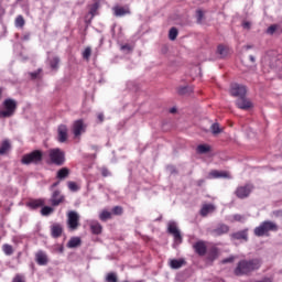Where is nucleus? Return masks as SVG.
Masks as SVG:
<instances>
[{
  "instance_id": "f03ea898",
  "label": "nucleus",
  "mask_w": 282,
  "mask_h": 282,
  "mask_svg": "<svg viewBox=\"0 0 282 282\" xmlns=\"http://www.w3.org/2000/svg\"><path fill=\"white\" fill-rule=\"evenodd\" d=\"M279 225L272 220H264L258 227L253 229L256 237H270V232H276Z\"/></svg>"
},
{
  "instance_id": "412c9836",
  "label": "nucleus",
  "mask_w": 282,
  "mask_h": 282,
  "mask_svg": "<svg viewBox=\"0 0 282 282\" xmlns=\"http://www.w3.org/2000/svg\"><path fill=\"white\" fill-rule=\"evenodd\" d=\"M48 65L52 72H58V65H61V57L54 56L50 59Z\"/></svg>"
},
{
  "instance_id": "603ef678",
  "label": "nucleus",
  "mask_w": 282,
  "mask_h": 282,
  "mask_svg": "<svg viewBox=\"0 0 282 282\" xmlns=\"http://www.w3.org/2000/svg\"><path fill=\"white\" fill-rule=\"evenodd\" d=\"M97 120H98L99 124H101V122H105V115L102 112L98 113Z\"/></svg>"
},
{
  "instance_id": "2eb2a0df",
  "label": "nucleus",
  "mask_w": 282,
  "mask_h": 282,
  "mask_svg": "<svg viewBox=\"0 0 282 282\" xmlns=\"http://www.w3.org/2000/svg\"><path fill=\"white\" fill-rule=\"evenodd\" d=\"M35 261H36L37 265H47V263H50L47 253H45V251H43V250H40L35 253Z\"/></svg>"
},
{
  "instance_id": "473e14b6",
  "label": "nucleus",
  "mask_w": 282,
  "mask_h": 282,
  "mask_svg": "<svg viewBox=\"0 0 282 282\" xmlns=\"http://www.w3.org/2000/svg\"><path fill=\"white\" fill-rule=\"evenodd\" d=\"M100 8V2H95L90 6V10H89V14L91 17H95L96 14H98V9Z\"/></svg>"
},
{
  "instance_id": "423d86ee",
  "label": "nucleus",
  "mask_w": 282,
  "mask_h": 282,
  "mask_svg": "<svg viewBox=\"0 0 282 282\" xmlns=\"http://www.w3.org/2000/svg\"><path fill=\"white\" fill-rule=\"evenodd\" d=\"M67 228L70 232H74L80 228V215H78L75 210H70L67 214Z\"/></svg>"
},
{
  "instance_id": "a18cd8bd",
  "label": "nucleus",
  "mask_w": 282,
  "mask_h": 282,
  "mask_svg": "<svg viewBox=\"0 0 282 282\" xmlns=\"http://www.w3.org/2000/svg\"><path fill=\"white\" fill-rule=\"evenodd\" d=\"M166 170L169 171V173H171V175H177L180 173V171H177V167H175V165H167Z\"/></svg>"
},
{
  "instance_id": "f8f14e48",
  "label": "nucleus",
  "mask_w": 282,
  "mask_h": 282,
  "mask_svg": "<svg viewBox=\"0 0 282 282\" xmlns=\"http://www.w3.org/2000/svg\"><path fill=\"white\" fill-rule=\"evenodd\" d=\"M236 106L238 107V109H242L245 111H248V109H252V101L248 100V98H246V95L242 97H239L236 100Z\"/></svg>"
},
{
  "instance_id": "680f3d73",
  "label": "nucleus",
  "mask_w": 282,
  "mask_h": 282,
  "mask_svg": "<svg viewBox=\"0 0 282 282\" xmlns=\"http://www.w3.org/2000/svg\"><path fill=\"white\" fill-rule=\"evenodd\" d=\"M276 61V65H275V67H282V62L281 61H279V59H275Z\"/></svg>"
},
{
  "instance_id": "09e8293b",
  "label": "nucleus",
  "mask_w": 282,
  "mask_h": 282,
  "mask_svg": "<svg viewBox=\"0 0 282 282\" xmlns=\"http://www.w3.org/2000/svg\"><path fill=\"white\" fill-rule=\"evenodd\" d=\"M101 175H102V177H109V175H111V172H109V170L107 167H102Z\"/></svg>"
},
{
  "instance_id": "ea45409f",
  "label": "nucleus",
  "mask_w": 282,
  "mask_h": 282,
  "mask_svg": "<svg viewBox=\"0 0 282 282\" xmlns=\"http://www.w3.org/2000/svg\"><path fill=\"white\" fill-rule=\"evenodd\" d=\"M67 186L69 191H72L73 193H76L79 189L78 184H76V182H73V181H69L67 183Z\"/></svg>"
},
{
  "instance_id": "79ce46f5",
  "label": "nucleus",
  "mask_w": 282,
  "mask_h": 282,
  "mask_svg": "<svg viewBox=\"0 0 282 282\" xmlns=\"http://www.w3.org/2000/svg\"><path fill=\"white\" fill-rule=\"evenodd\" d=\"M90 57H91V47L88 46L83 52V58H85V61H89Z\"/></svg>"
},
{
  "instance_id": "338daca9",
  "label": "nucleus",
  "mask_w": 282,
  "mask_h": 282,
  "mask_svg": "<svg viewBox=\"0 0 282 282\" xmlns=\"http://www.w3.org/2000/svg\"><path fill=\"white\" fill-rule=\"evenodd\" d=\"M59 252H63V247H61Z\"/></svg>"
},
{
  "instance_id": "20e7f679",
  "label": "nucleus",
  "mask_w": 282,
  "mask_h": 282,
  "mask_svg": "<svg viewBox=\"0 0 282 282\" xmlns=\"http://www.w3.org/2000/svg\"><path fill=\"white\" fill-rule=\"evenodd\" d=\"M43 162V151L34 150L30 153H26L21 159V164L30 166V164H41Z\"/></svg>"
},
{
  "instance_id": "f3484780",
  "label": "nucleus",
  "mask_w": 282,
  "mask_h": 282,
  "mask_svg": "<svg viewBox=\"0 0 282 282\" xmlns=\"http://www.w3.org/2000/svg\"><path fill=\"white\" fill-rule=\"evenodd\" d=\"M193 248L198 257H204L208 250L204 241L195 242Z\"/></svg>"
},
{
  "instance_id": "8fccbe9b",
  "label": "nucleus",
  "mask_w": 282,
  "mask_h": 282,
  "mask_svg": "<svg viewBox=\"0 0 282 282\" xmlns=\"http://www.w3.org/2000/svg\"><path fill=\"white\" fill-rule=\"evenodd\" d=\"M235 262V256H231L229 258H225L221 263L226 264V263H232Z\"/></svg>"
},
{
  "instance_id": "6e6d98bb",
  "label": "nucleus",
  "mask_w": 282,
  "mask_h": 282,
  "mask_svg": "<svg viewBox=\"0 0 282 282\" xmlns=\"http://www.w3.org/2000/svg\"><path fill=\"white\" fill-rule=\"evenodd\" d=\"M61 184V180L53 183L51 186H50V191H54L56 188V186H58Z\"/></svg>"
},
{
  "instance_id": "f257e3e1",
  "label": "nucleus",
  "mask_w": 282,
  "mask_h": 282,
  "mask_svg": "<svg viewBox=\"0 0 282 282\" xmlns=\"http://www.w3.org/2000/svg\"><path fill=\"white\" fill-rule=\"evenodd\" d=\"M263 262L260 258L241 259L234 269L235 276H252L254 272L261 270Z\"/></svg>"
},
{
  "instance_id": "4d7b16f0",
  "label": "nucleus",
  "mask_w": 282,
  "mask_h": 282,
  "mask_svg": "<svg viewBox=\"0 0 282 282\" xmlns=\"http://www.w3.org/2000/svg\"><path fill=\"white\" fill-rule=\"evenodd\" d=\"M196 184H197V186L202 187V186H204V184H206V180L200 178V180H198V181L196 182Z\"/></svg>"
},
{
  "instance_id": "58836bf2",
  "label": "nucleus",
  "mask_w": 282,
  "mask_h": 282,
  "mask_svg": "<svg viewBox=\"0 0 282 282\" xmlns=\"http://www.w3.org/2000/svg\"><path fill=\"white\" fill-rule=\"evenodd\" d=\"M25 25V19H23V15H18L15 19V28H23Z\"/></svg>"
},
{
  "instance_id": "4468645a",
  "label": "nucleus",
  "mask_w": 282,
  "mask_h": 282,
  "mask_svg": "<svg viewBox=\"0 0 282 282\" xmlns=\"http://www.w3.org/2000/svg\"><path fill=\"white\" fill-rule=\"evenodd\" d=\"M230 232V226L226 224H219L215 229L212 230L214 237H221V235H228Z\"/></svg>"
},
{
  "instance_id": "6e6552de",
  "label": "nucleus",
  "mask_w": 282,
  "mask_h": 282,
  "mask_svg": "<svg viewBox=\"0 0 282 282\" xmlns=\"http://www.w3.org/2000/svg\"><path fill=\"white\" fill-rule=\"evenodd\" d=\"M167 232L174 237V243H182V241H184L182 238V231H180V228H177V223L170 221L167 224Z\"/></svg>"
},
{
  "instance_id": "a19ab883",
  "label": "nucleus",
  "mask_w": 282,
  "mask_h": 282,
  "mask_svg": "<svg viewBox=\"0 0 282 282\" xmlns=\"http://www.w3.org/2000/svg\"><path fill=\"white\" fill-rule=\"evenodd\" d=\"M210 129H212V133H214V135L221 133V128H219V123H213Z\"/></svg>"
},
{
  "instance_id": "5fc2aeb1",
  "label": "nucleus",
  "mask_w": 282,
  "mask_h": 282,
  "mask_svg": "<svg viewBox=\"0 0 282 282\" xmlns=\"http://www.w3.org/2000/svg\"><path fill=\"white\" fill-rule=\"evenodd\" d=\"M242 28H243L245 30H250V28H251L250 22H248V21L242 22Z\"/></svg>"
},
{
  "instance_id": "cd10ccee",
  "label": "nucleus",
  "mask_w": 282,
  "mask_h": 282,
  "mask_svg": "<svg viewBox=\"0 0 282 282\" xmlns=\"http://www.w3.org/2000/svg\"><path fill=\"white\" fill-rule=\"evenodd\" d=\"M213 210H215V206H213L210 204L204 205L200 209V216L208 217V214L213 213Z\"/></svg>"
},
{
  "instance_id": "1a4fd4ad",
  "label": "nucleus",
  "mask_w": 282,
  "mask_h": 282,
  "mask_svg": "<svg viewBox=\"0 0 282 282\" xmlns=\"http://www.w3.org/2000/svg\"><path fill=\"white\" fill-rule=\"evenodd\" d=\"M254 186L252 184H246L245 186L237 187L235 195L238 199H246L250 197V193H252Z\"/></svg>"
},
{
  "instance_id": "052dcab7",
  "label": "nucleus",
  "mask_w": 282,
  "mask_h": 282,
  "mask_svg": "<svg viewBox=\"0 0 282 282\" xmlns=\"http://www.w3.org/2000/svg\"><path fill=\"white\" fill-rule=\"evenodd\" d=\"M170 113H177V108H175V107L171 108Z\"/></svg>"
},
{
  "instance_id": "a878e982",
  "label": "nucleus",
  "mask_w": 282,
  "mask_h": 282,
  "mask_svg": "<svg viewBox=\"0 0 282 282\" xmlns=\"http://www.w3.org/2000/svg\"><path fill=\"white\" fill-rule=\"evenodd\" d=\"M10 149H12V144H10V141L9 140L2 141V144L0 147V155H6V153H8Z\"/></svg>"
},
{
  "instance_id": "bf43d9fd",
  "label": "nucleus",
  "mask_w": 282,
  "mask_h": 282,
  "mask_svg": "<svg viewBox=\"0 0 282 282\" xmlns=\"http://www.w3.org/2000/svg\"><path fill=\"white\" fill-rule=\"evenodd\" d=\"M23 41H30V33L24 34Z\"/></svg>"
},
{
  "instance_id": "e2e57ef3",
  "label": "nucleus",
  "mask_w": 282,
  "mask_h": 282,
  "mask_svg": "<svg viewBox=\"0 0 282 282\" xmlns=\"http://www.w3.org/2000/svg\"><path fill=\"white\" fill-rule=\"evenodd\" d=\"M249 61H251L252 63H254V62H256L254 55H250V56H249Z\"/></svg>"
},
{
  "instance_id": "37998d69",
  "label": "nucleus",
  "mask_w": 282,
  "mask_h": 282,
  "mask_svg": "<svg viewBox=\"0 0 282 282\" xmlns=\"http://www.w3.org/2000/svg\"><path fill=\"white\" fill-rule=\"evenodd\" d=\"M196 21L197 23H202V21H204V11H202V9L196 11Z\"/></svg>"
},
{
  "instance_id": "c85d7f7f",
  "label": "nucleus",
  "mask_w": 282,
  "mask_h": 282,
  "mask_svg": "<svg viewBox=\"0 0 282 282\" xmlns=\"http://www.w3.org/2000/svg\"><path fill=\"white\" fill-rule=\"evenodd\" d=\"M217 54L220 55V58H226V56H228V47L224 44H219L217 46Z\"/></svg>"
},
{
  "instance_id": "864d4df0",
  "label": "nucleus",
  "mask_w": 282,
  "mask_h": 282,
  "mask_svg": "<svg viewBox=\"0 0 282 282\" xmlns=\"http://www.w3.org/2000/svg\"><path fill=\"white\" fill-rule=\"evenodd\" d=\"M121 50L127 51V52H131V50H133V48L131 47V45L124 44V45L121 46Z\"/></svg>"
},
{
  "instance_id": "69168bd1",
  "label": "nucleus",
  "mask_w": 282,
  "mask_h": 282,
  "mask_svg": "<svg viewBox=\"0 0 282 282\" xmlns=\"http://www.w3.org/2000/svg\"><path fill=\"white\" fill-rule=\"evenodd\" d=\"M156 221H162V216H160L159 218H156Z\"/></svg>"
},
{
  "instance_id": "13d9d810",
  "label": "nucleus",
  "mask_w": 282,
  "mask_h": 282,
  "mask_svg": "<svg viewBox=\"0 0 282 282\" xmlns=\"http://www.w3.org/2000/svg\"><path fill=\"white\" fill-rule=\"evenodd\" d=\"M274 217H282V209H278L273 212Z\"/></svg>"
},
{
  "instance_id": "bb28decb",
  "label": "nucleus",
  "mask_w": 282,
  "mask_h": 282,
  "mask_svg": "<svg viewBox=\"0 0 282 282\" xmlns=\"http://www.w3.org/2000/svg\"><path fill=\"white\" fill-rule=\"evenodd\" d=\"M178 96H187V94H193V87L191 86H180L177 88Z\"/></svg>"
},
{
  "instance_id": "6ab92c4d",
  "label": "nucleus",
  "mask_w": 282,
  "mask_h": 282,
  "mask_svg": "<svg viewBox=\"0 0 282 282\" xmlns=\"http://www.w3.org/2000/svg\"><path fill=\"white\" fill-rule=\"evenodd\" d=\"M169 265L172 270H180V268H183V265H186V260H184V258L171 259Z\"/></svg>"
},
{
  "instance_id": "f704fd0d",
  "label": "nucleus",
  "mask_w": 282,
  "mask_h": 282,
  "mask_svg": "<svg viewBox=\"0 0 282 282\" xmlns=\"http://www.w3.org/2000/svg\"><path fill=\"white\" fill-rule=\"evenodd\" d=\"M99 219L101 221H107V219H111V212L102 210L101 214L99 215Z\"/></svg>"
},
{
  "instance_id": "c756f323",
  "label": "nucleus",
  "mask_w": 282,
  "mask_h": 282,
  "mask_svg": "<svg viewBox=\"0 0 282 282\" xmlns=\"http://www.w3.org/2000/svg\"><path fill=\"white\" fill-rule=\"evenodd\" d=\"M196 151L200 155H204L206 153H210V145H208V144H199V145H197Z\"/></svg>"
},
{
  "instance_id": "4be33fe9",
  "label": "nucleus",
  "mask_w": 282,
  "mask_h": 282,
  "mask_svg": "<svg viewBox=\"0 0 282 282\" xmlns=\"http://www.w3.org/2000/svg\"><path fill=\"white\" fill-rule=\"evenodd\" d=\"M90 230L93 235H102V225L98 221L91 223Z\"/></svg>"
},
{
  "instance_id": "2f4dec72",
  "label": "nucleus",
  "mask_w": 282,
  "mask_h": 282,
  "mask_svg": "<svg viewBox=\"0 0 282 282\" xmlns=\"http://www.w3.org/2000/svg\"><path fill=\"white\" fill-rule=\"evenodd\" d=\"M52 213H54V207H51V206H44L41 209V215H43V217H47L52 215Z\"/></svg>"
},
{
  "instance_id": "393cba45",
  "label": "nucleus",
  "mask_w": 282,
  "mask_h": 282,
  "mask_svg": "<svg viewBox=\"0 0 282 282\" xmlns=\"http://www.w3.org/2000/svg\"><path fill=\"white\" fill-rule=\"evenodd\" d=\"M28 206L32 208V210H36V208H42V206H45V202H43V199H35L29 202Z\"/></svg>"
},
{
  "instance_id": "aec40b11",
  "label": "nucleus",
  "mask_w": 282,
  "mask_h": 282,
  "mask_svg": "<svg viewBox=\"0 0 282 282\" xmlns=\"http://www.w3.org/2000/svg\"><path fill=\"white\" fill-rule=\"evenodd\" d=\"M220 177H224L226 180L230 177V174L228 172L217 170H213L212 172H209V180H219Z\"/></svg>"
},
{
  "instance_id": "39448f33",
  "label": "nucleus",
  "mask_w": 282,
  "mask_h": 282,
  "mask_svg": "<svg viewBox=\"0 0 282 282\" xmlns=\"http://www.w3.org/2000/svg\"><path fill=\"white\" fill-rule=\"evenodd\" d=\"M48 158L55 166H63L65 164V152L59 148L51 149L48 151Z\"/></svg>"
},
{
  "instance_id": "de8ad7c7",
  "label": "nucleus",
  "mask_w": 282,
  "mask_h": 282,
  "mask_svg": "<svg viewBox=\"0 0 282 282\" xmlns=\"http://www.w3.org/2000/svg\"><path fill=\"white\" fill-rule=\"evenodd\" d=\"M274 32H276V24L270 25L267 30V33L271 35L274 34Z\"/></svg>"
},
{
  "instance_id": "a211bd4d",
  "label": "nucleus",
  "mask_w": 282,
  "mask_h": 282,
  "mask_svg": "<svg viewBox=\"0 0 282 282\" xmlns=\"http://www.w3.org/2000/svg\"><path fill=\"white\" fill-rule=\"evenodd\" d=\"M57 140L58 142H67V126L65 124H59L57 128Z\"/></svg>"
},
{
  "instance_id": "3c124183",
  "label": "nucleus",
  "mask_w": 282,
  "mask_h": 282,
  "mask_svg": "<svg viewBox=\"0 0 282 282\" xmlns=\"http://www.w3.org/2000/svg\"><path fill=\"white\" fill-rule=\"evenodd\" d=\"M41 72H42V69L40 68V69H37V70L31 73V78H33V79L39 78V74H41Z\"/></svg>"
},
{
  "instance_id": "49530a36",
  "label": "nucleus",
  "mask_w": 282,
  "mask_h": 282,
  "mask_svg": "<svg viewBox=\"0 0 282 282\" xmlns=\"http://www.w3.org/2000/svg\"><path fill=\"white\" fill-rule=\"evenodd\" d=\"M234 219L235 221H240V223L246 221V217H243L241 214L234 215Z\"/></svg>"
},
{
  "instance_id": "7c9ffc66",
  "label": "nucleus",
  "mask_w": 282,
  "mask_h": 282,
  "mask_svg": "<svg viewBox=\"0 0 282 282\" xmlns=\"http://www.w3.org/2000/svg\"><path fill=\"white\" fill-rule=\"evenodd\" d=\"M2 251L7 257H12V254H14V248L12 247V245L4 243L2 246Z\"/></svg>"
},
{
  "instance_id": "c03bdc74",
  "label": "nucleus",
  "mask_w": 282,
  "mask_h": 282,
  "mask_svg": "<svg viewBox=\"0 0 282 282\" xmlns=\"http://www.w3.org/2000/svg\"><path fill=\"white\" fill-rule=\"evenodd\" d=\"M122 213H124V209L122 208V206H115L112 208V214L113 215L120 216V215H122Z\"/></svg>"
},
{
  "instance_id": "0e129e2a",
  "label": "nucleus",
  "mask_w": 282,
  "mask_h": 282,
  "mask_svg": "<svg viewBox=\"0 0 282 282\" xmlns=\"http://www.w3.org/2000/svg\"><path fill=\"white\" fill-rule=\"evenodd\" d=\"M245 50H252V45H246Z\"/></svg>"
},
{
  "instance_id": "9d476101",
  "label": "nucleus",
  "mask_w": 282,
  "mask_h": 282,
  "mask_svg": "<svg viewBox=\"0 0 282 282\" xmlns=\"http://www.w3.org/2000/svg\"><path fill=\"white\" fill-rule=\"evenodd\" d=\"M247 91L248 90H247L246 86H243L241 84H231L230 94L235 98H241V97L246 96Z\"/></svg>"
},
{
  "instance_id": "4c0bfd02",
  "label": "nucleus",
  "mask_w": 282,
  "mask_h": 282,
  "mask_svg": "<svg viewBox=\"0 0 282 282\" xmlns=\"http://www.w3.org/2000/svg\"><path fill=\"white\" fill-rule=\"evenodd\" d=\"M124 14H127V11L124 8L122 7H116L115 8V15L116 17H124Z\"/></svg>"
},
{
  "instance_id": "ddd939ff",
  "label": "nucleus",
  "mask_w": 282,
  "mask_h": 282,
  "mask_svg": "<svg viewBox=\"0 0 282 282\" xmlns=\"http://www.w3.org/2000/svg\"><path fill=\"white\" fill-rule=\"evenodd\" d=\"M73 133H74L75 138H78V137L83 135V133H85V122L83 121V119H78L74 122Z\"/></svg>"
},
{
  "instance_id": "c9c22d12",
  "label": "nucleus",
  "mask_w": 282,
  "mask_h": 282,
  "mask_svg": "<svg viewBox=\"0 0 282 282\" xmlns=\"http://www.w3.org/2000/svg\"><path fill=\"white\" fill-rule=\"evenodd\" d=\"M106 281L107 282H118V274H116L115 272H109L106 275Z\"/></svg>"
},
{
  "instance_id": "9b49d317",
  "label": "nucleus",
  "mask_w": 282,
  "mask_h": 282,
  "mask_svg": "<svg viewBox=\"0 0 282 282\" xmlns=\"http://www.w3.org/2000/svg\"><path fill=\"white\" fill-rule=\"evenodd\" d=\"M51 206H61L65 202V196L61 195V189H54L51 196Z\"/></svg>"
},
{
  "instance_id": "dca6fc26",
  "label": "nucleus",
  "mask_w": 282,
  "mask_h": 282,
  "mask_svg": "<svg viewBox=\"0 0 282 282\" xmlns=\"http://www.w3.org/2000/svg\"><path fill=\"white\" fill-rule=\"evenodd\" d=\"M63 235V225L55 223L51 226V237L58 239Z\"/></svg>"
},
{
  "instance_id": "b1692460",
  "label": "nucleus",
  "mask_w": 282,
  "mask_h": 282,
  "mask_svg": "<svg viewBox=\"0 0 282 282\" xmlns=\"http://www.w3.org/2000/svg\"><path fill=\"white\" fill-rule=\"evenodd\" d=\"M82 243L80 237H72L67 242V248H78Z\"/></svg>"
},
{
  "instance_id": "7ed1b4c3",
  "label": "nucleus",
  "mask_w": 282,
  "mask_h": 282,
  "mask_svg": "<svg viewBox=\"0 0 282 282\" xmlns=\"http://www.w3.org/2000/svg\"><path fill=\"white\" fill-rule=\"evenodd\" d=\"M3 110H0V118H12L17 113L19 102L12 98H7L2 102Z\"/></svg>"
},
{
  "instance_id": "0eeeda50",
  "label": "nucleus",
  "mask_w": 282,
  "mask_h": 282,
  "mask_svg": "<svg viewBox=\"0 0 282 282\" xmlns=\"http://www.w3.org/2000/svg\"><path fill=\"white\" fill-rule=\"evenodd\" d=\"M249 232H250L249 228L235 231L229 235L230 241L232 242L239 241V243H248V241H250Z\"/></svg>"
},
{
  "instance_id": "774afa93",
  "label": "nucleus",
  "mask_w": 282,
  "mask_h": 282,
  "mask_svg": "<svg viewBox=\"0 0 282 282\" xmlns=\"http://www.w3.org/2000/svg\"><path fill=\"white\" fill-rule=\"evenodd\" d=\"M21 257V252L18 253V258Z\"/></svg>"
},
{
  "instance_id": "e433bc0d",
  "label": "nucleus",
  "mask_w": 282,
  "mask_h": 282,
  "mask_svg": "<svg viewBox=\"0 0 282 282\" xmlns=\"http://www.w3.org/2000/svg\"><path fill=\"white\" fill-rule=\"evenodd\" d=\"M218 257V252L217 249H213L212 251H209V253L207 254V260H209L210 262L215 261V259H217Z\"/></svg>"
},
{
  "instance_id": "72a5a7b5",
  "label": "nucleus",
  "mask_w": 282,
  "mask_h": 282,
  "mask_svg": "<svg viewBox=\"0 0 282 282\" xmlns=\"http://www.w3.org/2000/svg\"><path fill=\"white\" fill-rule=\"evenodd\" d=\"M177 34H180V32L177 31V28L175 26L171 28L169 32L170 41H175V39H177Z\"/></svg>"
},
{
  "instance_id": "5701e85b",
  "label": "nucleus",
  "mask_w": 282,
  "mask_h": 282,
  "mask_svg": "<svg viewBox=\"0 0 282 282\" xmlns=\"http://www.w3.org/2000/svg\"><path fill=\"white\" fill-rule=\"evenodd\" d=\"M67 177H69V169L62 167L61 170L57 171V174H56L57 180L63 181V180H67Z\"/></svg>"
}]
</instances>
